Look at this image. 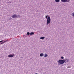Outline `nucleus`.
<instances>
[{
    "instance_id": "nucleus-12",
    "label": "nucleus",
    "mask_w": 74,
    "mask_h": 74,
    "mask_svg": "<svg viewBox=\"0 0 74 74\" xmlns=\"http://www.w3.org/2000/svg\"><path fill=\"white\" fill-rule=\"evenodd\" d=\"M7 40H6L4 42H3L1 43V44H3V43H4V42H7Z\"/></svg>"
},
{
    "instance_id": "nucleus-13",
    "label": "nucleus",
    "mask_w": 74,
    "mask_h": 74,
    "mask_svg": "<svg viewBox=\"0 0 74 74\" xmlns=\"http://www.w3.org/2000/svg\"><path fill=\"white\" fill-rule=\"evenodd\" d=\"M27 35H29V34H30V33L28 32L27 33Z\"/></svg>"
},
{
    "instance_id": "nucleus-5",
    "label": "nucleus",
    "mask_w": 74,
    "mask_h": 74,
    "mask_svg": "<svg viewBox=\"0 0 74 74\" xmlns=\"http://www.w3.org/2000/svg\"><path fill=\"white\" fill-rule=\"evenodd\" d=\"M12 18H16V17H17V16H16V15H13V16H12Z\"/></svg>"
},
{
    "instance_id": "nucleus-14",
    "label": "nucleus",
    "mask_w": 74,
    "mask_h": 74,
    "mask_svg": "<svg viewBox=\"0 0 74 74\" xmlns=\"http://www.w3.org/2000/svg\"><path fill=\"white\" fill-rule=\"evenodd\" d=\"M72 15H73V16H74V12H73V13H72Z\"/></svg>"
},
{
    "instance_id": "nucleus-15",
    "label": "nucleus",
    "mask_w": 74,
    "mask_h": 74,
    "mask_svg": "<svg viewBox=\"0 0 74 74\" xmlns=\"http://www.w3.org/2000/svg\"><path fill=\"white\" fill-rule=\"evenodd\" d=\"M61 59H64V57H63V56H62L61 57Z\"/></svg>"
},
{
    "instance_id": "nucleus-8",
    "label": "nucleus",
    "mask_w": 74,
    "mask_h": 74,
    "mask_svg": "<svg viewBox=\"0 0 74 74\" xmlns=\"http://www.w3.org/2000/svg\"><path fill=\"white\" fill-rule=\"evenodd\" d=\"M65 61L66 62H69V59H66L65 60Z\"/></svg>"
},
{
    "instance_id": "nucleus-11",
    "label": "nucleus",
    "mask_w": 74,
    "mask_h": 74,
    "mask_svg": "<svg viewBox=\"0 0 74 74\" xmlns=\"http://www.w3.org/2000/svg\"><path fill=\"white\" fill-rule=\"evenodd\" d=\"M34 33L33 32H31L30 33V34L31 35H32V34H34Z\"/></svg>"
},
{
    "instance_id": "nucleus-4",
    "label": "nucleus",
    "mask_w": 74,
    "mask_h": 74,
    "mask_svg": "<svg viewBox=\"0 0 74 74\" xmlns=\"http://www.w3.org/2000/svg\"><path fill=\"white\" fill-rule=\"evenodd\" d=\"M62 2H64L65 3V2H69L70 0H61Z\"/></svg>"
},
{
    "instance_id": "nucleus-2",
    "label": "nucleus",
    "mask_w": 74,
    "mask_h": 74,
    "mask_svg": "<svg viewBox=\"0 0 74 74\" xmlns=\"http://www.w3.org/2000/svg\"><path fill=\"white\" fill-rule=\"evenodd\" d=\"M65 62V60H59L58 61V65H60V64H63Z\"/></svg>"
},
{
    "instance_id": "nucleus-6",
    "label": "nucleus",
    "mask_w": 74,
    "mask_h": 74,
    "mask_svg": "<svg viewBox=\"0 0 74 74\" xmlns=\"http://www.w3.org/2000/svg\"><path fill=\"white\" fill-rule=\"evenodd\" d=\"M44 56V54L42 53H41L40 54V56Z\"/></svg>"
},
{
    "instance_id": "nucleus-3",
    "label": "nucleus",
    "mask_w": 74,
    "mask_h": 74,
    "mask_svg": "<svg viewBox=\"0 0 74 74\" xmlns=\"http://www.w3.org/2000/svg\"><path fill=\"white\" fill-rule=\"evenodd\" d=\"M14 56H15V54H13L12 55H8V58H12V57H14Z\"/></svg>"
},
{
    "instance_id": "nucleus-10",
    "label": "nucleus",
    "mask_w": 74,
    "mask_h": 74,
    "mask_svg": "<svg viewBox=\"0 0 74 74\" xmlns=\"http://www.w3.org/2000/svg\"><path fill=\"white\" fill-rule=\"evenodd\" d=\"M45 56H44V57H47V56H48V55L47 54H46V53H45Z\"/></svg>"
},
{
    "instance_id": "nucleus-9",
    "label": "nucleus",
    "mask_w": 74,
    "mask_h": 74,
    "mask_svg": "<svg viewBox=\"0 0 74 74\" xmlns=\"http://www.w3.org/2000/svg\"><path fill=\"white\" fill-rule=\"evenodd\" d=\"M55 1L57 3H58V2H59V1H60V0H55Z\"/></svg>"
},
{
    "instance_id": "nucleus-16",
    "label": "nucleus",
    "mask_w": 74,
    "mask_h": 74,
    "mask_svg": "<svg viewBox=\"0 0 74 74\" xmlns=\"http://www.w3.org/2000/svg\"><path fill=\"white\" fill-rule=\"evenodd\" d=\"M3 42V40H1L0 41V42Z\"/></svg>"
},
{
    "instance_id": "nucleus-7",
    "label": "nucleus",
    "mask_w": 74,
    "mask_h": 74,
    "mask_svg": "<svg viewBox=\"0 0 74 74\" xmlns=\"http://www.w3.org/2000/svg\"><path fill=\"white\" fill-rule=\"evenodd\" d=\"M44 38H45V37H41L40 38V39H41V40H44Z\"/></svg>"
},
{
    "instance_id": "nucleus-1",
    "label": "nucleus",
    "mask_w": 74,
    "mask_h": 74,
    "mask_svg": "<svg viewBox=\"0 0 74 74\" xmlns=\"http://www.w3.org/2000/svg\"><path fill=\"white\" fill-rule=\"evenodd\" d=\"M45 18L46 19H47V24L48 25L49 23H51V18H50V17L48 16V15L46 16H45Z\"/></svg>"
}]
</instances>
